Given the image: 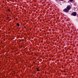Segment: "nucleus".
I'll return each instance as SVG.
<instances>
[{"label": "nucleus", "instance_id": "nucleus-12", "mask_svg": "<svg viewBox=\"0 0 78 78\" xmlns=\"http://www.w3.org/2000/svg\"><path fill=\"white\" fill-rule=\"evenodd\" d=\"M24 28H26V27H24Z\"/></svg>", "mask_w": 78, "mask_h": 78}, {"label": "nucleus", "instance_id": "nucleus-9", "mask_svg": "<svg viewBox=\"0 0 78 78\" xmlns=\"http://www.w3.org/2000/svg\"><path fill=\"white\" fill-rule=\"evenodd\" d=\"M9 17H7V19H9Z\"/></svg>", "mask_w": 78, "mask_h": 78}, {"label": "nucleus", "instance_id": "nucleus-10", "mask_svg": "<svg viewBox=\"0 0 78 78\" xmlns=\"http://www.w3.org/2000/svg\"><path fill=\"white\" fill-rule=\"evenodd\" d=\"M61 0V1H64V0Z\"/></svg>", "mask_w": 78, "mask_h": 78}, {"label": "nucleus", "instance_id": "nucleus-5", "mask_svg": "<svg viewBox=\"0 0 78 78\" xmlns=\"http://www.w3.org/2000/svg\"><path fill=\"white\" fill-rule=\"evenodd\" d=\"M37 71H38V72H39V71H40V70L38 69V68H37Z\"/></svg>", "mask_w": 78, "mask_h": 78}, {"label": "nucleus", "instance_id": "nucleus-1", "mask_svg": "<svg viewBox=\"0 0 78 78\" xmlns=\"http://www.w3.org/2000/svg\"><path fill=\"white\" fill-rule=\"evenodd\" d=\"M63 11L64 12H66V13H68L69 12V10L66 8L63 10Z\"/></svg>", "mask_w": 78, "mask_h": 78}, {"label": "nucleus", "instance_id": "nucleus-11", "mask_svg": "<svg viewBox=\"0 0 78 78\" xmlns=\"http://www.w3.org/2000/svg\"><path fill=\"white\" fill-rule=\"evenodd\" d=\"M9 21H10V20H9Z\"/></svg>", "mask_w": 78, "mask_h": 78}, {"label": "nucleus", "instance_id": "nucleus-3", "mask_svg": "<svg viewBox=\"0 0 78 78\" xmlns=\"http://www.w3.org/2000/svg\"><path fill=\"white\" fill-rule=\"evenodd\" d=\"M71 15L73 16H76V12H73L72 14Z\"/></svg>", "mask_w": 78, "mask_h": 78}, {"label": "nucleus", "instance_id": "nucleus-4", "mask_svg": "<svg viewBox=\"0 0 78 78\" xmlns=\"http://www.w3.org/2000/svg\"><path fill=\"white\" fill-rule=\"evenodd\" d=\"M16 25L18 26V27H19V26H20V24H19V23H17Z\"/></svg>", "mask_w": 78, "mask_h": 78}, {"label": "nucleus", "instance_id": "nucleus-2", "mask_svg": "<svg viewBox=\"0 0 78 78\" xmlns=\"http://www.w3.org/2000/svg\"><path fill=\"white\" fill-rule=\"evenodd\" d=\"M66 9H67L68 10H69V11H70V9H71V6L70 5H68L66 7Z\"/></svg>", "mask_w": 78, "mask_h": 78}, {"label": "nucleus", "instance_id": "nucleus-6", "mask_svg": "<svg viewBox=\"0 0 78 78\" xmlns=\"http://www.w3.org/2000/svg\"><path fill=\"white\" fill-rule=\"evenodd\" d=\"M73 0H69L70 2H72V1H73Z\"/></svg>", "mask_w": 78, "mask_h": 78}, {"label": "nucleus", "instance_id": "nucleus-7", "mask_svg": "<svg viewBox=\"0 0 78 78\" xmlns=\"http://www.w3.org/2000/svg\"><path fill=\"white\" fill-rule=\"evenodd\" d=\"M8 11H9L10 12V10H9V9H8Z\"/></svg>", "mask_w": 78, "mask_h": 78}, {"label": "nucleus", "instance_id": "nucleus-8", "mask_svg": "<svg viewBox=\"0 0 78 78\" xmlns=\"http://www.w3.org/2000/svg\"><path fill=\"white\" fill-rule=\"evenodd\" d=\"M35 56H37V55L36 54V55H35Z\"/></svg>", "mask_w": 78, "mask_h": 78}]
</instances>
